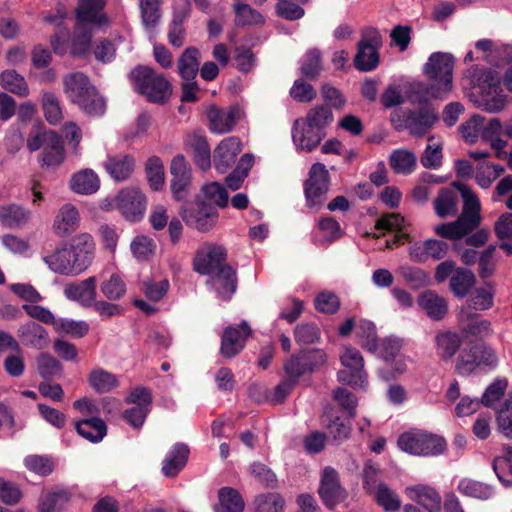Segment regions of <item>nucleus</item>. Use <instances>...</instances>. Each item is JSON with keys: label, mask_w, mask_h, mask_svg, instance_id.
<instances>
[{"label": "nucleus", "mask_w": 512, "mask_h": 512, "mask_svg": "<svg viewBox=\"0 0 512 512\" xmlns=\"http://www.w3.org/2000/svg\"><path fill=\"white\" fill-rule=\"evenodd\" d=\"M454 57L449 53L435 52L430 55L423 72L432 83H416L411 87L410 99L414 103H426L430 98L444 99L453 88Z\"/></svg>", "instance_id": "obj_1"}, {"label": "nucleus", "mask_w": 512, "mask_h": 512, "mask_svg": "<svg viewBox=\"0 0 512 512\" xmlns=\"http://www.w3.org/2000/svg\"><path fill=\"white\" fill-rule=\"evenodd\" d=\"M130 77L135 89L150 102L164 103L171 95V84L159 73L147 66H138Z\"/></svg>", "instance_id": "obj_2"}, {"label": "nucleus", "mask_w": 512, "mask_h": 512, "mask_svg": "<svg viewBox=\"0 0 512 512\" xmlns=\"http://www.w3.org/2000/svg\"><path fill=\"white\" fill-rule=\"evenodd\" d=\"M474 87L483 96L484 109L490 113L502 111L506 105V96L501 87V78L491 69H474L472 75Z\"/></svg>", "instance_id": "obj_3"}, {"label": "nucleus", "mask_w": 512, "mask_h": 512, "mask_svg": "<svg viewBox=\"0 0 512 512\" xmlns=\"http://www.w3.org/2000/svg\"><path fill=\"white\" fill-rule=\"evenodd\" d=\"M398 447L415 456H437L444 452L446 441L443 437L423 430H412L401 434Z\"/></svg>", "instance_id": "obj_4"}, {"label": "nucleus", "mask_w": 512, "mask_h": 512, "mask_svg": "<svg viewBox=\"0 0 512 512\" xmlns=\"http://www.w3.org/2000/svg\"><path fill=\"white\" fill-rule=\"evenodd\" d=\"M382 46V37L377 29L366 30L357 46L354 65L359 71L374 70L380 60L379 49Z\"/></svg>", "instance_id": "obj_5"}, {"label": "nucleus", "mask_w": 512, "mask_h": 512, "mask_svg": "<svg viewBox=\"0 0 512 512\" xmlns=\"http://www.w3.org/2000/svg\"><path fill=\"white\" fill-rule=\"evenodd\" d=\"M318 495L325 507L330 510L347 499V490L341 484L340 475L335 468L326 466L322 469Z\"/></svg>", "instance_id": "obj_6"}, {"label": "nucleus", "mask_w": 512, "mask_h": 512, "mask_svg": "<svg viewBox=\"0 0 512 512\" xmlns=\"http://www.w3.org/2000/svg\"><path fill=\"white\" fill-rule=\"evenodd\" d=\"M340 360L345 368L338 372L339 381L364 388L367 384V374L364 370V359L359 350L351 346L345 347Z\"/></svg>", "instance_id": "obj_7"}, {"label": "nucleus", "mask_w": 512, "mask_h": 512, "mask_svg": "<svg viewBox=\"0 0 512 512\" xmlns=\"http://www.w3.org/2000/svg\"><path fill=\"white\" fill-rule=\"evenodd\" d=\"M329 190V172L322 163H314L309 170V178L304 183L307 206H320Z\"/></svg>", "instance_id": "obj_8"}, {"label": "nucleus", "mask_w": 512, "mask_h": 512, "mask_svg": "<svg viewBox=\"0 0 512 512\" xmlns=\"http://www.w3.org/2000/svg\"><path fill=\"white\" fill-rule=\"evenodd\" d=\"M180 215L189 227L200 232L209 231L216 224L218 217L216 208L205 201H195L185 205Z\"/></svg>", "instance_id": "obj_9"}, {"label": "nucleus", "mask_w": 512, "mask_h": 512, "mask_svg": "<svg viewBox=\"0 0 512 512\" xmlns=\"http://www.w3.org/2000/svg\"><path fill=\"white\" fill-rule=\"evenodd\" d=\"M226 258L227 252L223 246L205 242L196 251L193 268L199 274H211L227 264Z\"/></svg>", "instance_id": "obj_10"}, {"label": "nucleus", "mask_w": 512, "mask_h": 512, "mask_svg": "<svg viewBox=\"0 0 512 512\" xmlns=\"http://www.w3.org/2000/svg\"><path fill=\"white\" fill-rule=\"evenodd\" d=\"M438 120L436 111L429 105H425L418 111H408L400 124L395 125L397 130L407 129L416 137L427 134Z\"/></svg>", "instance_id": "obj_11"}, {"label": "nucleus", "mask_w": 512, "mask_h": 512, "mask_svg": "<svg viewBox=\"0 0 512 512\" xmlns=\"http://www.w3.org/2000/svg\"><path fill=\"white\" fill-rule=\"evenodd\" d=\"M116 207L129 221L140 220L146 210V197L136 187L122 189L115 199Z\"/></svg>", "instance_id": "obj_12"}, {"label": "nucleus", "mask_w": 512, "mask_h": 512, "mask_svg": "<svg viewBox=\"0 0 512 512\" xmlns=\"http://www.w3.org/2000/svg\"><path fill=\"white\" fill-rule=\"evenodd\" d=\"M325 362L326 354L322 350L303 351L298 355H293L284 364V370L289 379L296 382L301 375L312 372Z\"/></svg>", "instance_id": "obj_13"}, {"label": "nucleus", "mask_w": 512, "mask_h": 512, "mask_svg": "<svg viewBox=\"0 0 512 512\" xmlns=\"http://www.w3.org/2000/svg\"><path fill=\"white\" fill-rule=\"evenodd\" d=\"M170 187L176 200L185 199L191 185V168L183 155L175 156L170 165Z\"/></svg>", "instance_id": "obj_14"}, {"label": "nucleus", "mask_w": 512, "mask_h": 512, "mask_svg": "<svg viewBox=\"0 0 512 512\" xmlns=\"http://www.w3.org/2000/svg\"><path fill=\"white\" fill-rule=\"evenodd\" d=\"M251 333L252 330L246 321H242L237 327H227L221 338V354L226 358H232L239 354Z\"/></svg>", "instance_id": "obj_15"}, {"label": "nucleus", "mask_w": 512, "mask_h": 512, "mask_svg": "<svg viewBox=\"0 0 512 512\" xmlns=\"http://www.w3.org/2000/svg\"><path fill=\"white\" fill-rule=\"evenodd\" d=\"M207 275L210 277L208 283L222 300H229L236 292L238 282L236 270L228 263Z\"/></svg>", "instance_id": "obj_16"}, {"label": "nucleus", "mask_w": 512, "mask_h": 512, "mask_svg": "<svg viewBox=\"0 0 512 512\" xmlns=\"http://www.w3.org/2000/svg\"><path fill=\"white\" fill-rule=\"evenodd\" d=\"M463 198V209L459 218L464 221L472 230H475L481 223V204L478 196L463 183L453 184Z\"/></svg>", "instance_id": "obj_17"}, {"label": "nucleus", "mask_w": 512, "mask_h": 512, "mask_svg": "<svg viewBox=\"0 0 512 512\" xmlns=\"http://www.w3.org/2000/svg\"><path fill=\"white\" fill-rule=\"evenodd\" d=\"M449 245L443 240L429 238L416 242L409 247V256L414 262H425L427 259L440 260L446 257Z\"/></svg>", "instance_id": "obj_18"}, {"label": "nucleus", "mask_w": 512, "mask_h": 512, "mask_svg": "<svg viewBox=\"0 0 512 512\" xmlns=\"http://www.w3.org/2000/svg\"><path fill=\"white\" fill-rule=\"evenodd\" d=\"M68 249L81 272L91 265L94 258L95 243L90 234L82 233L75 236Z\"/></svg>", "instance_id": "obj_19"}, {"label": "nucleus", "mask_w": 512, "mask_h": 512, "mask_svg": "<svg viewBox=\"0 0 512 512\" xmlns=\"http://www.w3.org/2000/svg\"><path fill=\"white\" fill-rule=\"evenodd\" d=\"M185 148L193 156L195 164L202 170L211 166V152L206 137L200 132L188 134L184 140Z\"/></svg>", "instance_id": "obj_20"}, {"label": "nucleus", "mask_w": 512, "mask_h": 512, "mask_svg": "<svg viewBox=\"0 0 512 512\" xmlns=\"http://www.w3.org/2000/svg\"><path fill=\"white\" fill-rule=\"evenodd\" d=\"M63 86L67 98L75 105L95 89L89 78L82 72H72L65 75Z\"/></svg>", "instance_id": "obj_21"}, {"label": "nucleus", "mask_w": 512, "mask_h": 512, "mask_svg": "<svg viewBox=\"0 0 512 512\" xmlns=\"http://www.w3.org/2000/svg\"><path fill=\"white\" fill-rule=\"evenodd\" d=\"M80 223L78 209L71 203L61 206L53 221V231L59 237H66L77 230Z\"/></svg>", "instance_id": "obj_22"}, {"label": "nucleus", "mask_w": 512, "mask_h": 512, "mask_svg": "<svg viewBox=\"0 0 512 512\" xmlns=\"http://www.w3.org/2000/svg\"><path fill=\"white\" fill-rule=\"evenodd\" d=\"M241 152V143L236 137L222 140L214 151V166L220 173H225L236 161Z\"/></svg>", "instance_id": "obj_23"}, {"label": "nucleus", "mask_w": 512, "mask_h": 512, "mask_svg": "<svg viewBox=\"0 0 512 512\" xmlns=\"http://www.w3.org/2000/svg\"><path fill=\"white\" fill-rule=\"evenodd\" d=\"M43 261L55 273L78 275L81 273L68 247H60L43 257Z\"/></svg>", "instance_id": "obj_24"}, {"label": "nucleus", "mask_w": 512, "mask_h": 512, "mask_svg": "<svg viewBox=\"0 0 512 512\" xmlns=\"http://www.w3.org/2000/svg\"><path fill=\"white\" fill-rule=\"evenodd\" d=\"M64 295L72 301L79 302L83 307H90L96 298V278L87 279L67 284L64 287Z\"/></svg>", "instance_id": "obj_25"}, {"label": "nucleus", "mask_w": 512, "mask_h": 512, "mask_svg": "<svg viewBox=\"0 0 512 512\" xmlns=\"http://www.w3.org/2000/svg\"><path fill=\"white\" fill-rule=\"evenodd\" d=\"M292 138L298 150L310 152L320 144L322 134L317 128L297 119L294 122Z\"/></svg>", "instance_id": "obj_26"}, {"label": "nucleus", "mask_w": 512, "mask_h": 512, "mask_svg": "<svg viewBox=\"0 0 512 512\" xmlns=\"http://www.w3.org/2000/svg\"><path fill=\"white\" fill-rule=\"evenodd\" d=\"M31 211L17 203L0 205V225L7 229H19L29 223Z\"/></svg>", "instance_id": "obj_27"}, {"label": "nucleus", "mask_w": 512, "mask_h": 512, "mask_svg": "<svg viewBox=\"0 0 512 512\" xmlns=\"http://www.w3.org/2000/svg\"><path fill=\"white\" fill-rule=\"evenodd\" d=\"M238 110L235 107L221 109L212 106L207 111L209 128L213 133L225 134L230 132L236 124Z\"/></svg>", "instance_id": "obj_28"}, {"label": "nucleus", "mask_w": 512, "mask_h": 512, "mask_svg": "<svg viewBox=\"0 0 512 512\" xmlns=\"http://www.w3.org/2000/svg\"><path fill=\"white\" fill-rule=\"evenodd\" d=\"M106 0H79L76 9L78 22L90 25H103L108 22L107 16L103 13Z\"/></svg>", "instance_id": "obj_29"}, {"label": "nucleus", "mask_w": 512, "mask_h": 512, "mask_svg": "<svg viewBox=\"0 0 512 512\" xmlns=\"http://www.w3.org/2000/svg\"><path fill=\"white\" fill-rule=\"evenodd\" d=\"M17 336L23 345L43 349L49 343L46 329L34 321H28L19 326Z\"/></svg>", "instance_id": "obj_30"}, {"label": "nucleus", "mask_w": 512, "mask_h": 512, "mask_svg": "<svg viewBox=\"0 0 512 512\" xmlns=\"http://www.w3.org/2000/svg\"><path fill=\"white\" fill-rule=\"evenodd\" d=\"M407 496L423 506L429 512L441 511V496L432 487L427 485H415L406 488Z\"/></svg>", "instance_id": "obj_31"}, {"label": "nucleus", "mask_w": 512, "mask_h": 512, "mask_svg": "<svg viewBox=\"0 0 512 512\" xmlns=\"http://www.w3.org/2000/svg\"><path fill=\"white\" fill-rule=\"evenodd\" d=\"M459 321L462 332L467 336L485 338L491 336L494 332L489 320L482 319L465 309L461 310Z\"/></svg>", "instance_id": "obj_32"}, {"label": "nucleus", "mask_w": 512, "mask_h": 512, "mask_svg": "<svg viewBox=\"0 0 512 512\" xmlns=\"http://www.w3.org/2000/svg\"><path fill=\"white\" fill-rule=\"evenodd\" d=\"M189 448L183 443L175 444L166 454L162 462V473L168 478H174L185 467Z\"/></svg>", "instance_id": "obj_33"}, {"label": "nucleus", "mask_w": 512, "mask_h": 512, "mask_svg": "<svg viewBox=\"0 0 512 512\" xmlns=\"http://www.w3.org/2000/svg\"><path fill=\"white\" fill-rule=\"evenodd\" d=\"M463 343V336L455 331H440L435 336L437 355L443 361H450L460 349Z\"/></svg>", "instance_id": "obj_34"}, {"label": "nucleus", "mask_w": 512, "mask_h": 512, "mask_svg": "<svg viewBox=\"0 0 512 512\" xmlns=\"http://www.w3.org/2000/svg\"><path fill=\"white\" fill-rule=\"evenodd\" d=\"M419 306L433 320H442L448 312V304L445 298L433 291H426L418 298Z\"/></svg>", "instance_id": "obj_35"}, {"label": "nucleus", "mask_w": 512, "mask_h": 512, "mask_svg": "<svg viewBox=\"0 0 512 512\" xmlns=\"http://www.w3.org/2000/svg\"><path fill=\"white\" fill-rule=\"evenodd\" d=\"M104 167L113 179L124 181L134 170V158L126 154L110 156L105 161Z\"/></svg>", "instance_id": "obj_36"}, {"label": "nucleus", "mask_w": 512, "mask_h": 512, "mask_svg": "<svg viewBox=\"0 0 512 512\" xmlns=\"http://www.w3.org/2000/svg\"><path fill=\"white\" fill-rule=\"evenodd\" d=\"M201 54L198 48H186L177 60V69L183 80H193L199 72Z\"/></svg>", "instance_id": "obj_37"}, {"label": "nucleus", "mask_w": 512, "mask_h": 512, "mask_svg": "<svg viewBox=\"0 0 512 512\" xmlns=\"http://www.w3.org/2000/svg\"><path fill=\"white\" fill-rule=\"evenodd\" d=\"M99 187V177L91 169H83L73 174L70 180V188L77 194H93L98 191Z\"/></svg>", "instance_id": "obj_38"}, {"label": "nucleus", "mask_w": 512, "mask_h": 512, "mask_svg": "<svg viewBox=\"0 0 512 512\" xmlns=\"http://www.w3.org/2000/svg\"><path fill=\"white\" fill-rule=\"evenodd\" d=\"M458 204V194L450 188H442L434 200V210L440 218L454 217L458 214Z\"/></svg>", "instance_id": "obj_39"}, {"label": "nucleus", "mask_w": 512, "mask_h": 512, "mask_svg": "<svg viewBox=\"0 0 512 512\" xmlns=\"http://www.w3.org/2000/svg\"><path fill=\"white\" fill-rule=\"evenodd\" d=\"M87 382L97 393H108L119 386L117 376L100 367L90 371L87 376Z\"/></svg>", "instance_id": "obj_40"}, {"label": "nucleus", "mask_w": 512, "mask_h": 512, "mask_svg": "<svg viewBox=\"0 0 512 512\" xmlns=\"http://www.w3.org/2000/svg\"><path fill=\"white\" fill-rule=\"evenodd\" d=\"M75 429L81 437L93 443L100 442L107 433L105 422L98 417L77 421Z\"/></svg>", "instance_id": "obj_41"}, {"label": "nucleus", "mask_w": 512, "mask_h": 512, "mask_svg": "<svg viewBox=\"0 0 512 512\" xmlns=\"http://www.w3.org/2000/svg\"><path fill=\"white\" fill-rule=\"evenodd\" d=\"M162 1L159 0H139V10L141 23L147 32H152L159 24Z\"/></svg>", "instance_id": "obj_42"}, {"label": "nucleus", "mask_w": 512, "mask_h": 512, "mask_svg": "<svg viewBox=\"0 0 512 512\" xmlns=\"http://www.w3.org/2000/svg\"><path fill=\"white\" fill-rule=\"evenodd\" d=\"M356 340L357 343L369 352H375L379 348V340L374 323L362 319L356 325Z\"/></svg>", "instance_id": "obj_43"}, {"label": "nucleus", "mask_w": 512, "mask_h": 512, "mask_svg": "<svg viewBox=\"0 0 512 512\" xmlns=\"http://www.w3.org/2000/svg\"><path fill=\"white\" fill-rule=\"evenodd\" d=\"M48 138V144L42 149L41 165L46 167H57L65 159V151L61 137L56 134Z\"/></svg>", "instance_id": "obj_44"}, {"label": "nucleus", "mask_w": 512, "mask_h": 512, "mask_svg": "<svg viewBox=\"0 0 512 512\" xmlns=\"http://www.w3.org/2000/svg\"><path fill=\"white\" fill-rule=\"evenodd\" d=\"M219 507L216 512H243L245 503L241 494L234 488L223 487L218 491Z\"/></svg>", "instance_id": "obj_45"}, {"label": "nucleus", "mask_w": 512, "mask_h": 512, "mask_svg": "<svg viewBox=\"0 0 512 512\" xmlns=\"http://www.w3.org/2000/svg\"><path fill=\"white\" fill-rule=\"evenodd\" d=\"M69 500L70 493L65 489L49 491L41 497L38 512H62Z\"/></svg>", "instance_id": "obj_46"}, {"label": "nucleus", "mask_w": 512, "mask_h": 512, "mask_svg": "<svg viewBox=\"0 0 512 512\" xmlns=\"http://www.w3.org/2000/svg\"><path fill=\"white\" fill-rule=\"evenodd\" d=\"M389 163L395 173L408 175L415 170L417 158L409 150L397 149L391 153Z\"/></svg>", "instance_id": "obj_47"}, {"label": "nucleus", "mask_w": 512, "mask_h": 512, "mask_svg": "<svg viewBox=\"0 0 512 512\" xmlns=\"http://www.w3.org/2000/svg\"><path fill=\"white\" fill-rule=\"evenodd\" d=\"M475 275L467 269L458 268L450 278V289L457 297H465L475 284Z\"/></svg>", "instance_id": "obj_48"}, {"label": "nucleus", "mask_w": 512, "mask_h": 512, "mask_svg": "<svg viewBox=\"0 0 512 512\" xmlns=\"http://www.w3.org/2000/svg\"><path fill=\"white\" fill-rule=\"evenodd\" d=\"M0 85L9 92L20 97L29 94V87L25 78L15 70H5L0 75Z\"/></svg>", "instance_id": "obj_49"}, {"label": "nucleus", "mask_w": 512, "mask_h": 512, "mask_svg": "<svg viewBox=\"0 0 512 512\" xmlns=\"http://www.w3.org/2000/svg\"><path fill=\"white\" fill-rule=\"evenodd\" d=\"M41 105L44 117L51 125L59 124L63 119L60 101L55 93L51 91H43L41 97Z\"/></svg>", "instance_id": "obj_50"}, {"label": "nucleus", "mask_w": 512, "mask_h": 512, "mask_svg": "<svg viewBox=\"0 0 512 512\" xmlns=\"http://www.w3.org/2000/svg\"><path fill=\"white\" fill-rule=\"evenodd\" d=\"M473 231L474 230L470 229V227L459 217L455 221L443 223L434 227L436 235L448 240H459Z\"/></svg>", "instance_id": "obj_51"}, {"label": "nucleus", "mask_w": 512, "mask_h": 512, "mask_svg": "<svg viewBox=\"0 0 512 512\" xmlns=\"http://www.w3.org/2000/svg\"><path fill=\"white\" fill-rule=\"evenodd\" d=\"M77 106L90 117H100L106 111V101L96 88L88 93Z\"/></svg>", "instance_id": "obj_52"}, {"label": "nucleus", "mask_w": 512, "mask_h": 512, "mask_svg": "<svg viewBox=\"0 0 512 512\" xmlns=\"http://www.w3.org/2000/svg\"><path fill=\"white\" fill-rule=\"evenodd\" d=\"M92 34V25L77 21L72 38V53L74 55H82L89 50Z\"/></svg>", "instance_id": "obj_53"}, {"label": "nucleus", "mask_w": 512, "mask_h": 512, "mask_svg": "<svg viewBox=\"0 0 512 512\" xmlns=\"http://www.w3.org/2000/svg\"><path fill=\"white\" fill-rule=\"evenodd\" d=\"M457 488L461 494L480 500H487L493 495L491 486L472 479H462Z\"/></svg>", "instance_id": "obj_54"}, {"label": "nucleus", "mask_w": 512, "mask_h": 512, "mask_svg": "<svg viewBox=\"0 0 512 512\" xmlns=\"http://www.w3.org/2000/svg\"><path fill=\"white\" fill-rule=\"evenodd\" d=\"M375 502L387 512L398 511L401 507V501L398 495L387 485H380L378 489L372 492Z\"/></svg>", "instance_id": "obj_55"}, {"label": "nucleus", "mask_w": 512, "mask_h": 512, "mask_svg": "<svg viewBox=\"0 0 512 512\" xmlns=\"http://www.w3.org/2000/svg\"><path fill=\"white\" fill-rule=\"evenodd\" d=\"M146 176L150 187L157 191L164 185V166L160 158L156 156L150 157L146 162Z\"/></svg>", "instance_id": "obj_56"}, {"label": "nucleus", "mask_w": 512, "mask_h": 512, "mask_svg": "<svg viewBox=\"0 0 512 512\" xmlns=\"http://www.w3.org/2000/svg\"><path fill=\"white\" fill-rule=\"evenodd\" d=\"M256 512H283L284 498L278 493H263L255 497Z\"/></svg>", "instance_id": "obj_57"}, {"label": "nucleus", "mask_w": 512, "mask_h": 512, "mask_svg": "<svg viewBox=\"0 0 512 512\" xmlns=\"http://www.w3.org/2000/svg\"><path fill=\"white\" fill-rule=\"evenodd\" d=\"M236 23L241 26L259 25L265 21L264 16L245 3H237L234 6Z\"/></svg>", "instance_id": "obj_58"}, {"label": "nucleus", "mask_w": 512, "mask_h": 512, "mask_svg": "<svg viewBox=\"0 0 512 512\" xmlns=\"http://www.w3.org/2000/svg\"><path fill=\"white\" fill-rule=\"evenodd\" d=\"M54 329L59 333H65L72 337L82 338L89 331V324L85 321H75L71 319H55Z\"/></svg>", "instance_id": "obj_59"}, {"label": "nucleus", "mask_w": 512, "mask_h": 512, "mask_svg": "<svg viewBox=\"0 0 512 512\" xmlns=\"http://www.w3.org/2000/svg\"><path fill=\"white\" fill-rule=\"evenodd\" d=\"M484 128V117L473 115L469 120L461 124L459 131L464 140L469 144H474L479 138L482 139V129Z\"/></svg>", "instance_id": "obj_60"}, {"label": "nucleus", "mask_w": 512, "mask_h": 512, "mask_svg": "<svg viewBox=\"0 0 512 512\" xmlns=\"http://www.w3.org/2000/svg\"><path fill=\"white\" fill-rule=\"evenodd\" d=\"M100 290L107 299L115 301L125 295L126 284L118 274H112L101 283Z\"/></svg>", "instance_id": "obj_61"}, {"label": "nucleus", "mask_w": 512, "mask_h": 512, "mask_svg": "<svg viewBox=\"0 0 512 512\" xmlns=\"http://www.w3.org/2000/svg\"><path fill=\"white\" fill-rule=\"evenodd\" d=\"M493 305V293L487 288H476L471 294L467 301L466 311L476 310L484 311L491 308Z\"/></svg>", "instance_id": "obj_62"}, {"label": "nucleus", "mask_w": 512, "mask_h": 512, "mask_svg": "<svg viewBox=\"0 0 512 512\" xmlns=\"http://www.w3.org/2000/svg\"><path fill=\"white\" fill-rule=\"evenodd\" d=\"M477 350L473 346L469 349H463L456 362L455 370L461 376L470 375L478 367Z\"/></svg>", "instance_id": "obj_63"}, {"label": "nucleus", "mask_w": 512, "mask_h": 512, "mask_svg": "<svg viewBox=\"0 0 512 512\" xmlns=\"http://www.w3.org/2000/svg\"><path fill=\"white\" fill-rule=\"evenodd\" d=\"M498 430L508 438L512 437V397L506 399L497 412Z\"/></svg>", "instance_id": "obj_64"}]
</instances>
